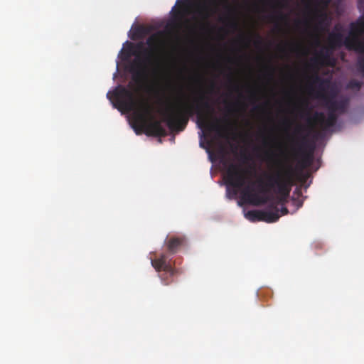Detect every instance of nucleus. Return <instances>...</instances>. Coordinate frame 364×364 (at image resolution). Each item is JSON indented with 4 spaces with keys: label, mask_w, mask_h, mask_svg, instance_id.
Returning a JSON list of instances; mask_svg holds the SVG:
<instances>
[{
    "label": "nucleus",
    "mask_w": 364,
    "mask_h": 364,
    "mask_svg": "<svg viewBox=\"0 0 364 364\" xmlns=\"http://www.w3.org/2000/svg\"><path fill=\"white\" fill-rule=\"evenodd\" d=\"M247 170L243 169L240 164L230 163L227 166L224 180L228 186V193L236 196L238 191L243 188L242 198L247 203L255 205L266 204L270 200V197L265 195L270 189H273L281 196L282 201L289 196L293 183V170L290 166H284L283 168L274 174L267 176V182L262 179L257 181V191L263 195L255 192L252 185L246 184Z\"/></svg>",
    "instance_id": "obj_1"
},
{
    "label": "nucleus",
    "mask_w": 364,
    "mask_h": 364,
    "mask_svg": "<svg viewBox=\"0 0 364 364\" xmlns=\"http://www.w3.org/2000/svg\"><path fill=\"white\" fill-rule=\"evenodd\" d=\"M213 107L205 95L194 97L191 102L183 103L173 108L168 109L164 114L163 121L170 130L181 132L185 129L189 119L197 117V124L200 128L215 131L220 136L224 130L217 122H210V117L213 113Z\"/></svg>",
    "instance_id": "obj_2"
},
{
    "label": "nucleus",
    "mask_w": 364,
    "mask_h": 364,
    "mask_svg": "<svg viewBox=\"0 0 364 364\" xmlns=\"http://www.w3.org/2000/svg\"><path fill=\"white\" fill-rule=\"evenodd\" d=\"M146 44L149 48H144L142 42L136 44L130 43L127 50L128 56L136 57L130 64L129 70L132 80L139 86L146 83L151 75H156L161 67L158 34L149 37Z\"/></svg>",
    "instance_id": "obj_3"
},
{
    "label": "nucleus",
    "mask_w": 364,
    "mask_h": 364,
    "mask_svg": "<svg viewBox=\"0 0 364 364\" xmlns=\"http://www.w3.org/2000/svg\"><path fill=\"white\" fill-rule=\"evenodd\" d=\"M306 129V127L298 124L294 132L295 136L291 139L292 150L300 155L299 164L302 168L310 166L314 159V147L311 144L307 135L302 134Z\"/></svg>",
    "instance_id": "obj_4"
},
{
    "label": "nucleus",
    "mask_w": 364,
    "mask_h": 364,
    "mask_svg": "<svg viewBox=\"0 0 364 364\" xmlns=\"http://www.w3.org/2000/svg\"><path fill=\"white\" fill-rule=\"evenodd\" d=\"M107 98L112 101L114 107L120 111L130 112L136 107L134 93L124 86H118L114 90L107 94Z\"/></svg>",
    "instance_id": "obj_5"
},
{
    "label": "nucleus",
    "mask_w": 364,
    "mask_h": 364,
    "mask_svg": "<svg viewBox=\"0 0 364 364\" xmlns=\"http://www.w3.org/2000/svg\"><path fill=\"white\" fill-rule=\"evenodd\" d=\"M364 34V18L350 24V31L344 38V46L348 50L364 54V41L360 37Z\"/></svg>",
    "instance_id": "obj_6"
},
{
    "label": "nucleus",
    "mask_w": 364,
    "mask_h": 364,
    "mask_svg": "<svg viewBox=\"0 0 364 364\" xmlns=\"http://www.w3.org/2000/svg\"><path fill=\"white\" fill-rule=\"evenodd\" d=\"M151 264L157 272H164L159 277L164 285H169L173 282L169 277L174 276L177 270L168 261L166 254H161L159 258L152 259Z\"/></svg>",
    "instance_id": "obj_7"
},
{
    "label": "nucleus",
    "mask_w": 364,
    "mask_h": 364,
    "mask_svg": "<svg viewBox=\"0 0 364 364\" xmlns=\"http://www.w3.org/2000/svg\"><path fill=\"white\" fill-rule=\"evenodd\" d=\"M269 210H249L245 214L246 218L251 221H264L267 223H274L280 217L279 210L275 203L270 204Z\"/></svg>",
    "instance_id": "obj_8"
},
{
    "label": "nucleus",
    "mask_w": 364,
    "mask_h": 364,
    "mask_svg": "<svg viewBox=\"0 0 364 364\" xmlns=\"http://www.w3.org/2000/svg\"><path fill=\"white\" fill-rule=\"evenodd\" d=\"M337 120V115L336 112L329 110L328 117H326L323 112H316L313 117L308 118L309 126L308 127L309 131H314V127L312 123L318 124L323 130H326L328 128L333 127Z\"/></svg>",
    "instance_id": "obj_9"
},
{
    "label": "nucleus",
    "mask_w": 364,
    "mask_h": 364,
    "mask_svg": "<svg viewBox=\"0 0 364 364\" xmlns=\"http://www.w3.org/2000/svg\"><path fill=\"white\" fill-rule=\"evenodd\" d=\"M136 121L141 125L148 135L154 136H165L166 135V129L161 126L159 121L148 123L144 114H139Z\"/></svg>",
    "instance_id": "obj_10"
},
{
    "label": "nucleus",
    "mask_w": 364,
    "mask_h": 364,
    "mask_svg": "<svg viewBox=\"0 0 364 364\" xmlns=\"http://www.w3.org/2000/svg\"><path fill=\"white\" fill-rule=\"evenodd\" d=\"M319 97H321V99L325 101L326 105L328 110L333 111L334 112H345L348 105L346 100H335L333 98L329 97L327 95H319Z\"/></svg>",
    "instance_id": "obj_11"
},
{
    "label": "nucleus",
    "mask_w": 364,
    "mask_h": 364,
    "mask_svg": "<svg viewBox=\"0 0 364 364\" xmlns=\"http://www.w3.org/2000/svg\"><path fill=\"white\" fill-rule=\"evenodd\" d=\"M311 79L312 82L318 85V91L316 92V97L321 99L319 95H326L325 91L330 85V80L321 77L318 74H315Z\"/></svg>",
    "instance_id": "obj_12"
},
{
    "label": "nucleus",
    "mask_w": 364,
    "mask_h": 364,
    "mask_svg": "<svg viewBox=\"0 0 364 364\" xmlns=\"http://www.w3.org/2000/svg\"><path fill=\"white\" fill-rule=\"evenodd\" d=\"M185 238L183 237H171L166 242L167 250L170 254H176L179 248L183 245Z\"/></svg>",
    "instance_id": "obj_13"
},
{
    "label": "nucleus",
    "mask_w": 364,
    "mask_h": 364,
    "mask_svg": "<svg viewBox=\"0 0 364 364\" xmlns=\"http://www.w3.org/2000/svg\"><path fill=\"white\" fill-rule=\"evenodd\" d=\"M328 44L331 49L341 48L344 46L343 35L341 32H332L328 36Z\"/></svg>",
    "instance_id": "obj_14"
},
{
    "label": "nucleus",
    "mask_w": 364,
    "mask_h": 364,
    "mask_svg": "<svg viewBox=\"0 0 364 364\" xmlns=\"http://www.w3.org/2000/svg\"><path fill=\"white\" fill-rule=\"evenodd\" d=\"M318 60L321 65H334L333 62H331V53H329V50L328 49L321 51L318 58L314 59V63H318Z\"/></svg>",
    "instance_id": "obj_15"
},
{
    "label": "nucleus",
    "mask_w": 364,
    "mask_h": 364,
    "mask_svg": "<svg viewBox=\"0 0 364 364\" xmlns=\"http://www.w3.org/2000/svg\"><path fill=\"white\" fill-rule=\"evenodd\" d=\"M199 13L208 18L210 16L209 8L205 5H202L199 7Z\"/></svg>",
    "instance_id": "obj_16"
},
{
    "label": "nucleus",
    "mask_w": 364,
    "mask_h": 364,
    "mask_svg": "<svg viewBox=\"0 0 364 364\" xmlns=\"http://www.w3.org/2000/svg\"><path fill=\"white\" fill-rule=\"evenodd\" d=\"M265 69L267 70V76L269 77V78L272 79L274 77V67L270 65H267L265 67Z\"/></svg>",
    "instance_id": "obj_17"
},
{
    "label": "nucleus",
    "mask_w": 364,
    "mask_h": 364,
    "mask_svg": "<svg viewBox=\"0 0 364 364\" xmlns=\"http://www.w3.org/2000/svg\"><path fill=\"white\" fill-rule=\"evenodd\" d=\"M358 70L364 74V57L358 58Z\"/></svg>",
    "instance_id": "obj_18"
},
{
    "label": "nucleus",
    "mask_w": 364,
    "mask_h": 364,
    "mask_svg": "<svg viewBox=\"0 0 364 364\" xmlns=\"http://www.w3.org/2000/svg\"><path fill=\"white\" fill-rule=\"evenodd\" d=\"M272 18H277V20L279 21H284L287 19V16L283 14L282 13H279V14L277 16H272Z\"/></svg>",
    "instance_id": "obj_19"
},
{
    "label": "nucleus",
    "mask_w": 364,
    "mask_h": 364,
    "mask_svg": "<svg viewBox=\"0 0 364 364\" xmlns=\"http://www.w3.org/2000/svg\"><path fill=\"white\" fill-rule=\"evenodd\" d=\"M318 17L320 18V23H322L324 21L326 20L327 18V14L326 13H323V12H321L319 14H318Z\"/></svg>",
    "instance_id": "obj_20"
},
{
    "label": "nucleus",
    "mask_w": 364,
    "mask_h": 364,
    "mask_svg": "<svg viewBox=\"0 0 364 364\" xmlns=\"http://www.w3.org/2000/svg\"><path fill=\"white\" fill-rule=\"evenodd\" d=\"M256 37H257V40L255 41V44L256 46L262 45L263 41H262V39L261 36L259 34H257Z\"/></svg>",
    "instance_id": "obj_21"
},
{
    "label": "nucleus",
    "mask_w": 364,
    "mask_h": 364,
    "mask_svg": "<svg viewBox=\"0 0 364 364\" xmlns=\"http://www.w3.org/2000/svg\"><path fill=\"white\" fill-rule=\"evenodd\" d=\"M350 85H352V87H356L358 89H360L361 87V83L358 81H353L350 82Z\"/></svg>",
    "instance_id": "obj_22"
},
{
    "label": "nucleus",
    "mask_w": 364,
    "mask_h": 364,
    "mask_svg": "<svg viewBox=\"0 0 364 364\" xmlns=\"http://www.w3.org/2000/svg\"><path fill=\"white\" fill-rule=\"evenodd\" d=\"M241 158H242L243 162H245V161H249L250 159V156L246 154H241Z\"/></svg>",
    "instance_id": "obj_23"
},
{
    "label": "nucleus",
    "mask_w": 364,
    "mask_h": 364,
    "mask_svg": "<svg viewBox=\"0 0 364 364\" xmlns=\"http://www.w3.org/2000/svg\"><path fill=\"white\" fill-rule=\"evenodd\" d=\"M280 212L282 215H285L289 213V210L286 207H282L280 210Z\"/></svg>",
    "instance_id": "obj_24"
},
{
    "label": "nucleus",
    "mask_w": 364,
    "mask_h": 364,
    "mask_svg": "<svg viewBox=\"0 0 364 364\" xmlns=\"http://www.w3.org/2000/svg\"><path fill=\"white\" fill-rule=\"evenodd\" d=\"M294 203L297 208H299L303 205V202L301 200H296Z\"/></svg>",
    "instance_id": "obj_25"
},
{
    "label": "nucleus",
    "mask_w": 364,
    "mask_h": 364,
    "mask_svg": "<svg viewBox=\"0 0 364 364\" xmlns=\"http://www.w3.org/2000/svg\"><path fill=\"white\" fill-rule=\"evenodd\" d=\"M175 16L176 17L181 16H182V11L180 9H177L175 12Z\"/></svg>",
    "instance_id": "obj_26"
},
{
    "label": "nucleus",
    "mask_w": 364,
    "mask_h": 364,
    "mask_svg": "<svg viewBox=\"0 0 364 364\" xmlns=\"http://www.w3.org/2000/svg\"><path fill=\"white\" fill-rule=\"evenodd\" d=\"M145 114H150V107L148 106V105L145 108Z\"/></svg>",
    "instance_id": "obj_27"
},
{
    "label": "nucleus",
    "mask_w": 364,
    "mask_h": 364,
    "mask_svg": "<svg viewBox=\"0 0 364 364\" xmlns=\"http://www.w3.org/2000/svg\"><path fill=\"white\" fill-rule=\"evenodd\" d=\"M225 8H226V9H227L228 11H230V10H231L230 6L227 4L226 0H225Z\"/></svg>",
    "instance_id": "obj_28"
},
{
    "label": "nucleus",
    "mask_w": 364,
    "mask_h": 364,
    "mask_svg": "<svg viewBox=\"0 0 364 364\" xmlns=\"http://www.w3.org/2000/svg\"><path fill=\"white\" fill-rule=\"evenodd\" d=\"M358 4H359L360 5H363V6H364V0H358Z\"/></svg>",
    "instance_id": "obj_29"
},
{
    "label": "nucleus",
    "mask_w": 364,
    "mask_h": 364,
    "mask_svg": "<svg viewBox=\"0 0 364 364\" xmlns=\"http://www.w3.org/2000/svg\"><path fill=\"white\" fill-rule=\"evenodd\" d=\"M279 49H280V50H281V51L284 52V46H280V47H279Z\"/></svg>",
    "instance_id": "obj_30"
},
{
    "label": "nucleus",
    "mask_w": 364,
    "mask_h": 364,
    "mask_svg": "<svg viewBox=\"0 0 364 364\" xmlns=\"http://www.w3.org/2000/svg\"><path fill=\"white\" fill-rule=\"evenodd\" d=\"M235 90L238 91L239 90V87L237 85H235Z\"/></svg>",
    "instance_id": "obj_31"
},
{
    "label": "nucleus",
    "mask_w": 364,
    "mask_h": 364,
    "mask_svg": "<svg viewBox=\"0 0 364 364\" xmlns=\"http://www.w3.org/2000/svg\"><path fill=\"white\" fill-rule=\"evenodd\" d=\"M316 43H317V44H319V43H320L319 40L318 38L316 39Z\"/></svg>",
    "instance_id": "obj_32"
},
{
    "label": "nucleus",
    "mask_w": 364,
    "mask_h": 364,
    "mask_svg": "<svg viewBox=\"0 0 364 364\" xmlns=\"http://www.w3.org/2000/svg\"><path fill=\"white\" fill-rule=\"evenodd\" d=\"M264 144L267 145V141L266 140H264Z\"/></svg>",
    "instance_id": "obj_33"
}]
</instances>
